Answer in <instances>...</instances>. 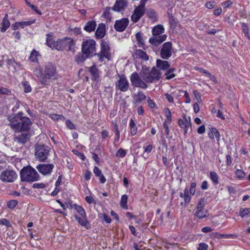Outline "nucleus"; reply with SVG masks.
<instances>
[{
  "mask_svg": "<svg viewBox=\"0 0 250 250\" xmlns=\"http://www.w3.org/2000/svg\"><path fill=\"white\" fill-rule=\"evenodd\" d=\"M207 210L205 209H197L194 213V216L201 219L207 216Z\"/></svg>",
  "mask_w": 250,
  "mask_h": 250,
  "instance_id": "32",
  "label": "nucleus"
},
{
  "mask_svg": "<svg viewBox=\"0 0 250 250\" xmlns=\"http://www.w3.org/2000/svg\"><path fill=\"white\" fill-rule=\"evenodd\" d=\"M118 80L115 82V88L120 91L126 92L129 88V83L124 75H118Z\"/></svg>",
  "mask_w": 250,
  "mask_h": 250,
  "instance_id": "8",
  "label": "nucleus"
},
{
  "mask_svg": "<svg viewBox=\"0 0 250 250\" xmlns=\"http://www.w3.org/2000/svg\"><path fill=\"white\" fill-rule=\"evenodd\" d=\"M16 171L13 169H6L0 174V180L5 183H12L17 178Z\"/></svg>",
  "mask_w": 250,
  "mask_h": 250,
  "instance_id": "7",
  "label": "nucleus"
},
{
  "mask_svg": "<svg viewBox=\"0 0 250 250\" xmlns=\"http://www.w3.org/2000/svg\"><path fill=\"white\" fill-rule=\"evenodd\" d=\"M127 196L125 194H124L121 197L120 203L121 207L125 209H127L128 208V207L127 206Z\"/></svg>",
  "mask_w": 250,
  "mask_h": 250,
  "instance_id": "34",
  "label": "nucleus"
},
{
  "mask_svg": "<svg viewBox=\"0 0 250 250\" xmlns=\"http://www.w3.org/2000/svg\"><path fill=\"white\" fill-rule=\"evenodd\" d=\"M18 204V202L16 200H11L7 202V206L9 208H14Z\"/></svg>",
  "mask_w": 250,
  "mask_h": 250,
  "instance_id": "45",
  "label": "nucleus"
},
{
  "mask_svg": "<svg viewBox=\"0 0 250 250\" xmlns=\"http://www.w3.org/2000/svg\"><path fill=\"white\" fill-rule=\"evenodd\" d=\"M90 58V57H88V55L83 53L81 51V52H79L76 56L74 57V61L78 64H80L83 63L85 60Z\"/></svg>",
  "mask_w": 250,
  "mask_h": 250,
  "instance_id": "25",
  "label": "nucleus"
},
{
  "mask_svg": "<svg viewBox=\"0 0 250 250\" xmlns=\"http://www.w3.org/2000/svg\"><path fill=\"white\" fill-rule=\"evenodd\" d=\"M146 13L147 16L150 19L155 20L157 18L156 11L153 9L150 8L147 9Z\"/></svg>",
  "mask_w": 250,
  "mask_h": 250,
  "instance_id": "35",
  "label": "nucleus"
},
{
  "mask_svg": "<svg viewBox=\"0 0 250 250\" xmlns=\"http://www.w3.org/2000/svg\"><path fill=\"white\" fill-rule=\"evenodd\" d=\"M39 52L36 51L35 50H33L29 57V60L32 62H36L38 61L37 57L39 56Z\"/></svg>",
  "mask_w": 250,
  "mask_h": 250,
  "instance_id": "40",
  "label": "nucleus"
},
{
  "mask_svg": "<svg viewBox=\"0 0 250 250\" xmlns=\"http://www.w3.org/2000/svg\"><path fill=\"white\" fill-rule=\"evenodd\" d=\"M235 174L239 179H242L245 176V172L241 169H237L235 171Z\"/></svg>",
  "mask_w": 250,
  "mask_h": 250,
  "instance_id": "46",
  "label": "nucleus"
},
{
  "mask_svg": "<svg viewBox=\"0 0 250 250\" xmlns=\"http://www.w3.org/2000/svg\"><path fill=\"white\" fill-rule=\"evenodd\" d=\"M50 39L49 38L46 39V44L48 47L57 50H62V39L58 40L53 44L50 43Z\"/></svg>",
  "mask_w": 250,
  "mask_h": 250,
  "instance_id": "24",
  "label": "nucleus"
},
{
  "mask_svg": "<svg viewBox=\"0 0 250 250\" xmlns=\"http://www.w3.org/2000/svg\"><path fill=\"white\" fill-rule=\"evenodd\" d=\"M66 125L67 127L70 129H76V126L72 122H71L70 120H67L66 121Z\"/></svg>",
  "mask_w": 250,
  "mask_h": 250,
  "instance_id": "53",
  "label": "nucleus"
},
{
  "mask_svg": "<svg viewBox=\"0 0 250 250\" xmlns=\"http://www.w3.org/2000/svg\"><path fill=\"white\" fill-rule=\"evenodd\" d=\"M174 68H171L166 72L165 75L167 79L170 80L175 76V75L174 73Z\"/></svg>",
  "mask_w": 250,
  "mask_h": 250,
  "instance_id": "44",
  "label": "nucleus"
},
{
  "mask_svg": "<svg viewBox=\"0 0 250 250\" xmlns=\"http://www.w3.org/2000/svg\"><path fill=\"white\" fill-rule=\"evenodd\" d=\"M157 66L162 70H167L169 68L170 64L167 61H163L160 59H157L156 61Z\"/></svg>",
  "mask_w": 250,
  "mask_h": 250,
  "instance_id": "30",
  "label": "nucleus"
},
{
  "mask_svg": "<svg viewBox=\"0 0 250 250\" xmlns=\"http://www.w3.org/2000/svg\"><path fill=\"white\" fill-rule=\"evenodd\" d=\"M49 117L52 119L56 121H58L59 120H64V117L62 115H59L57 114H51L49 115Z\"/></svg>",
  "mask_w": 250,
  "mask_h": 250,
  "instance_id": "42",
  "label": "nucleus"
},
{
  "mask_svg": "<svg viewBox=\"0 0 250 250\" xmlns=\"http://www.w3.org/2000/svg\"><path fill=\"white\" fill-rule=\"evenodd\" d=\"M145 11L137 8H135L133 14L131 16V20L134 23L137 22L144 15Z\"/></svg>",
  "mask_w": 250,
  "mask_h": 250,
  "instance_id": "19",
  "label": "nucleus"
},
{
  "mask_svg": "<svg viewBox=\"0 0 250 250\" xmlns=\"http://www.w3.org/2000/svg\"><path fill=\"white\" fill-rule=\"evenodd\" d=\"M208 134V137L211 139L214 140L215 137L217 142H219L220 138V134L218 130L215 127H211L209 128Z\"/></svg>",
  "mask_w": 250,
  "mask_h": 250,
  "instance_id": "26",
  "label": "nucleus"
},
{
  "mask_svg": "<svg viewBox=\"0 0 250 250\" xmlns=\"http://www.w3.org/2000/svg\"><path fill=\"white\" fill-rule=\"evenodd\" d=\"M170 27L171 29H174L176 26L177 22L175 19L169 20Z\"/></svg>",
  "mask_w": 250,
  "mask_h": 250,
  "instance_id": "63",
  "label": "nucleus"
},
{
  "mask_svg": "<svg viewBox=\"0 0 250 250\" xmlns=\"http://www.w3.org/2000/svg\"><path fill=\"white\" fill-rule=\"evenodd\" d=\"M10 93V90L3 87H0V94L9 95Z\"/></svg>",
  "mask_w": 250,
  "mask_h": 250,
  "instance_id": "56",
  "label": "nucleus"
},
{
  "mask_svg": "<svg viewBox=\"0 0 250 250\" xmlns=\"http://www.w3.org/2000/svg\"><path fill=\"white\" fill-rule=\"evenodd\" d=\"M232 4V2L230 0L225 1L221 3V5L224 8H227L229 7L230 6H231Z\"/></svg>",
  "mask_w": 250,
  "mask_h": 250,
  "instance_id": "54",
  "label": "nucleus"
},
{
  "mask_svg": "<svg viewBox=\"0 0 250 250\" xmlns=\"http://www.w3.org/2000/svg\"><path fill=\"white\" fill-rule=\"evenodd\" d=\"M54 168L52 164H42L36 166L38 171L43 175H50Z\"/></svg>",
  "mask_w": 250,
  "mask_h": 250,
  "instance_id": "12",
  "label": "nucleus"
},
{
  "mask_svg": "<svg viewBox=\"0 0 250 250\" xmlns=\"http://www.w3.org/2000/svg\"><path fill=\"white\" fill-rule=\"evenodd\" d=\"M127 6V2L126 0H116L112 10L115 12H122L124 11Z\"/></svg>",
  "mask_w": 250,
  "mask_h": 250,
  "instance_id": "16",
  "label": "nucleus"
},
{
  "mask_svg": "<svg viewBox=\"0 0 250 250\" xmlns=\"http://www.w3.org/2000/svg\"><path fill=\"white\" fill-rule=\"evenodd\" d=\"M134 55L136 58L141 59L145 61L149 59V57L146 52L141 49H136L134 52Z\"/></svg>",
  "mask_w": 250,
  "mask_h": 250,
  "instance_id": "27",
  "label": "nucleus"
},
{
  "mask_svg": "<svg viewBox=\"0 0 250 250\" xmlns=\"http://www.w3.org/2000/svg\"><path fill=\"white\" fill-rule=\"evenodd\" d=\"M88 71L91 75V79L93 81H97L100 77V71L95 64L88 68Z\"/></svg>",
  "mask_w": 250,
  "mask_h": 250,
  "instance_id": "22",
  "label": "nucleus"
},
{
  "mask_svg": "<svg viewBox=\"0 0 250 250\" xmlns=\"http://www.w3.org/2000/svg\"><path fill=\"white\" fill-rule=\"evenodd\" d=\"M75 218L82 226L85 227L88 229L87 225L88 224V222L86 220V218H81L75 215Z\"/></svg>",
  "mask_w": 250,
  "mask_h": 250,
  "instance_id": "36",
  "label": "nucleus"
},
{
  "mask_svg": "<svg viewBox=\"0 0 250 250\" xmlns=\"http://www.w3.org/2000/svg\"><path fill=\"white\" fill-rule=\"evenodd\" d=\"M133 98L135 103L139 104L146 99V96L142 91H139L133 95Z\"/></svg>",
  "mask_w": 250,
  "mask_h": 250,
  "instance_id": "31",
  "label": "nucleus"
},
{
  "mask_svg": "<svg viewBox=\"0 0 250 250\" xmlns=\"http://www.w3.org/2000/svg\"><path fill=\"white\" fill-rule=\"evenodd\" d=\"M29 131L26 132H15L13 139L18 144H24L30 139Z\"/></svg>",
  "mask_w": 250,
  "mask_h": 250,
  "instance_id": "11",
  "label": "nucleus"
},
{
  "mask_svg": "<svg viewBox=\"0 0 250 250\" xmlns=\"http://www.w3.org/2000/svg\"><path fill=\"white\" fill-rule=\"evenodd\" d=\"M129 23L128 18H123L117 20L114 25V28L118 32H123L126 29Z\"/></svg>",
  "mask_w": 250,
  "mask_h": 250,
  "instance_id": "14",
  "label": "nucleus"
},
{
  "mask_svg": "<svg viewBox=\"0 0 250 250\" xmlns=\"http://www.w3.org/2000/svg\"><path fill=\"white\" fill-rule=\"evenodd\" d=\"M196 183L192 182L190 184V189H188L189 193L191 195H193L196 191Z\"/></svg>",
  "mask_w": 250,
  "mask_h": 250,
  "instance_id": "48",
  "label": "nucleus"
},
{
  "mask_svg": "<svg viewBox=\"0 0 250 250\" xmlns=\"http://www.w3.org/2000/svg\"><path fill=\"white\" fill-rule=\"evenodd\" d=\"M167 37V35L165 34L161 36H153V37L149 39V42L153 45L157 46L166 41Z\"/></svg>",
  "mask_w": 250,
  "mask_h": 250,
  "instance_id": "18",
  "label": "nucleus"
},
{
  "mask_svg": "<svg viewBox=\"0 0 250 250\" xmlns=\"http://www.w3.org/2000/svg\"><path fill=\"white\" fill-rule=\"evenodd\" d=\"M242 30L245 36L249 37V27L246 23H243L242 24Z\"/></svg>",
  "mask_w": 250,
  "mask_h": 250,
  "instance_id": "51",
  "label": "nucleus"
},
{
  "mask_svg": "<svg viewBox=\"0 0 250 250\" xmlns=\"http://www.w3.org/2000/svg\"><path fill=\"white\" fill-rule=\"evenodd\" d=\"M180 92L184 93V96L185 97V98L186 99V101H185V103L186 104H189L191 102V100L189 98V96L188 92L187 91H184V90H181V91H180Z\"/></svg>",
  "mask_w": 250,
  "mask_h": 250,
  "instance_id": "52",
  "label": "nucleus"
},
{
  "mask_svg": "<svg viewBox=\"0 0 250 250\" xmlns=\"http://www.w3.org/2000/svg\"><path fill=\"white\" fill-rule=\"evenodd\" d=\"M208 249V245L205 243H200L199 245L198 250H207Z\"/></svg>",
  "mask_w": 250,
  "mask_h": 250,
  "instance_id": "61",
  "label": "nucleus"
},
{
  "mask_svg": "<svg viewBox=\"0 0 250 250\" xmlns=\"http://www.w3.org/2000/svg\"><path fill=\"white\" fill-rule=\"evenodd\" d=\"M105 34V26L104 23H101L99 24L95 32V37L100 39L103 38Z\"/></svg>",
  "mask_w": 250,
  "mask_h": 250,
  "instance_id": "23",
  "label": "nucleus"
},
{
  "mask_svg": "<svg viewBox=\"0 0 250 250\" xmlns=\"http://www.w3.org/2000/svg\"><path fill=\"white\" fill-rule=\"evenodd\" d=\"M239 215L242 218H248L250 217V208H241L239 211Z\"/></svg>",
  "mask_w": 250,
  "mask_h": 250,
  "instance_id": "33",
  "label": "nucleus"
},
{
  "mask_svg": "<svg viewBox=\"0 0 250 250\" xmlns=\"http://www.w3.org/2000/svg\"><path fill=\"white\" fill-rule=\"evenodd\" d=\"M140 75L146 83H153L159 80L161 73L154 67L149 70L148 68L146 66L143 67Z\"/></svg>",
  "mask_w": 250,
  "mask_h": 250,
  "instance_id": "4",
  "label": "nucleus"
},
{
  "mask_svg": "<svg viewBox=\"0 0 250 250\" xmlns=\"http://www.w3.org/2000/svg\"><path fill=\"white\" fill-rule=\"evenodd\" d=\"M146 2V1L145 0H141L140 4L136 8L145 11V7Z\"/></svg>",
  "mask_w": 250,
  "mask_h": 250,
  "instance_id": "55",
  "label": "nucleus"
},
{
  "mask_svg": "<svg viewBox=\"0 0 250 250\" xmlns=\"http://www.w3.org/2000/svg\"><path fill=\"white\" fill-rule=\"evenodd\" d=\"M111 10H112V7H106L103 14V16L107 19L110 20L112 18V15L110 13Z\"/></svg>",
  "mask_w": 250,
  "mask_h": 250,
  "instance_id": "39",
  "label": "nucleus"
},
{
  "mask_svg": "<svg viewBox=\"0 0 250 250\" xmlns=\"http://www.w3.org/2000/svg\"><path fill=\"white\" fill-rule=\"evenodd\" d=\"M75 44L74 41L72 38L65 37L62 39V50L74 52Z\"/></svg>",
  "mask_w": 250,
  "mask_h": 250,
  "instance_id": "13",
  "label": "nucleus"
},
{
  "mask_svg": "<svg viewBox=\"0 0 250 250\" xmlns=\"http://www.w3.org/2000/svg\"><path fill=\"white\" fill-rule=\"evenodd\" d=\"M24 87V91L25 93H28L31 91L32 88L27 81H24L21 83Z\"/></svg>",
  "mask_w": 250,
  "mask_h": 250,
  "instance_id": "43",
  "label": "nucleus"
},
{
  "mask_svg": "<svg viewBox=\"0 0 250 250\" xmlns=\"http://www.w3.org/2000/svg\"><path fill=\"white\" fill-rule=\"evenodd\" d=\"M20 177L21 182H33L40 179V175L30 166L24 167L20 171Z\"/></svg>",
  "mask_w": 250,
  "mask_h": 250,
  "instance_id": "3",
  "label": "nucleus"
},
{
  "mask_svg": "<svg viewBox=\"0 0 250 250\" xmlns=\"http://www.w3.org/2000/svg\"><path fill=\"white\" fill-rule=\"evenodd\" d=\"M194 96L196 97L198 102H201V97L200 93L197 90H194L193 92Z\"/></svg>",
  "mask_w": 250,
  "mask_h": 250,
  "instance_id": "62",
  "label": "nucleus"
},
{
  "mask_svg": "<svg viewBox=\"0 0 250 250\" xmlns=\"http://www.w3.org/2000/svg\"><path fill=\"white\" fill-rule=\"evenodd\" d=\"M7 119L9 122L8 125L14 132L29 131L32 125L30 119L27 117L23 116L21 112L9 115Z\"/></svg>",
  "mask_w": 250,
  "mask_h": 250,
  "instance_id": "2",
  "label": "nucleus"
},
{
  "mask_svg": "<svg viewBox=\"0 0 250 250\" xmlns=\"http://www.w3.org/2000/svg\"><path fill=\"white\" fill-rule=\"evenodd\" d=\"M35 21V20H33L28 21L16 22L14 24L12 25L11 29L13 30H16L18 29L19 27H21L22 28H23L25 26H29L34 23Z\"/></svg>",
  "mask_w": 250,
  "mask_h": 250,
  "instance_id": "20",
  "label": "nucleus"
},
{
  "mask_svg": "<svg viewBox=\"0 0 250 250\" xmlns=\"http://www.w3.org/2000/svg\"><path fill=\"white\" fill-rule=\"evenodd\" d=\"M163 127L165 129V132L166 135V137L167 138H169V129L168 127V125L167 124V121H165L163 123Z\"/></svg>",
  "mask_w": 250,
  "mask_h": 250,
  "instance_id": "50",
  "label": "nucleus"
},
{
  "mask_svg": "<svg viewBox=\"0 0 250 250\" xmlns=\"http://www.w3.org/2000/svg\"><path fill=\"white\" fill-rule=\"evenodd\" d=\"M109 46L108 42H105L104 40H101V51L100 52L101 54L105 56V58L109 59Z\"/></svg>",
  "mask_w": 250,
  "mask_h": 250,
  "instance_id": "21",
  "label": "nucleus"
},
{
  "mask_svg": "<svg viewBox=\"0 0 250 250\" xmlns=\"http://www.w3.org/2000/svg\"><path fill=\"white\" fill-rule=\"evenodd\" d=\"M45 187L44 183H35L33 185V188H43Z\"/></svg>",
  "mask_w": 250,
  "mask_h": 250,
  "instance_id": "57",
  "label": "nucleus"
},
{
  "mask_svg": "<svg viewBox=\"0 0 250 250\" xmlns=\"http://www.w3.org/2000/svg\"><path fill=\"white\" fill-rule=\"evenodd\" d=\"M179 196L183 199L184 200L180 203L181 206L185 207L189 204L191 199V196L189 193V190L188 188L185 189L184 193H180Z\"/></svg>",
  "mask_w": 250,
  "mask_h": 250,
  "instance_id": "17",
  "label": "nucleus"
},
{
  "mask_svg": "<svg viewBox=\"0 0 250 250\" xmlns=\"http://www.w3.org/2000/svg\"><path fill=\"white\" fill-rule=\"evenodd\" d=\"M74 207L76 210L78 211V212L80 214V215L81 216L82 218L86 217L85 211L82 206L75 204Z\"/></svg>",
  "mask_w": 250,
  "mask_h": 250,
  "instance_id": "37",
  "label": "nucleus"
},
{
  "mask_svg": "<svg viewBox=\"0 0 250 250\" xmlns=\"http://www.w3.org/2000/svg\"><path fill=\"white\" fill-rule=\"evenodd\" d=\"M188 119L187 118L186 116L184 114L183 119H180L178 120V125L180 126L181 128L184 129V134H186L188 132V130L189 128H191V119L190 117H189Z\"/></svg>",
  "mask_w": 250,
  "mask_h": 250,
  "instance_id": "15",
  "label": "nucleus"
},
{
  "mask_svg": "<svg viewBox=\"0 0 250 250\" xmlns=\"http://www.w3.org/2000/svg\"><path fill=\"white\" fill-rule=\"evenodd\" d=\"M165 32V29L162 25L159 24L154 27L152 29L153 36H161Z\"/></svg>",
  "mask_w": 250,
  "mask_h": 250,
  "instance_id": "28",
  "label": "nucleus"
},
{
  "mask_svg": "<svg viewBox=\"0 0 250 250\" xmlns=\"http://www.w3.org/2000/svg\"><path fill=\"white\" fill-rule=\"evenodd\" d=\"M85 200L86 201V202L89 204L92 203H95V201L91 196H87L85 198Z\"/></svg>",
  "mask_w": 250,
  "mask_h": 250,
  "instance_id": "60",
  "label": "nucleus"
},
{
  "mask_svg": "<svg viewBox=\"0 0 250 250\" xmlns=\"http://www.w3.org/2000/svg\"><path fill=\"white\" fill-rule=\"evenodd\" d=\"M2 26L1 27L0 31L1 32H5L10 26V22L8 19H3L2 22Z\"/></svg>",
  "mask_w": 250,
  "mask_h": 250,
  "instance_id": "38",
  "label": "nucleus"
},
{
  "mask_svg": "<svg viewBox=\"0 0 250 250\" xmlns=\"http://www.w3.org/2000/svg\"><path fill=\"white\" fill-rule=\"evenodd\" d=\"M166 98L169 103H173L174 99L173 97L169 94L166 93L165 94Z\"/></svg>",
  "mask_w": 250,
  "mask_h": 250,
  "instance_id": "64",
  "label": "nucleus"
},
{
  "mask_svg": "<svg viewBox=\"0 0 250 250\" xmlns=\"http://www.w3.org/2000/svg\"><path fill=\"white\" fill-rule=\"evenodd\" d=\"M126 154V151L123 149V148H120L116 153V156L120 157V158H123L124 157Z\"/></svg>",
  "mask_w": 250,
  "mask_h": 250,
  "instance_id": "49",
  "label": "nucleus"
},
{
  "mask_svg": "<svg viewBox=\"0 0 250 250\" xmlns=\"http://www.w3.org/2000/svg\"><path fill=\"white\" fill-rule=\"evenodd\" d=\"M215 1H208L206 3L205 6L208 9H212L215 6Z\"/></svg>",
  "mask_w": 250,
  "mask_h": 250,
  "instance_id": "58",
  "label": "nucleus"
},
{
  "mask_svg": "<svg viewBox=\"0 0 250 250\" xmlns=\"http://www.w3.org/2000/svg\"><path fill=\"white\" fill-rule=\"evenodd\" d=\"M93 172L95 175L97 177L100 176L102 173V171L97 167H95L93 169Z\"/></svg>",
  "mask_w": 250,
  "mask_h": 250,
  "instance_id": "59",
  "label": "nucleus"
},
{
  "mask_svg": "<svg viewBox=\"0 0 250 250\" xmlns=\"http://www.w3.org/2000/svg\"><path fill=\"white\" fill-rule=\"evenodd\" d=\"M140 77L137 72H134L130 76L131 84L135 87L146 89L148 86Z\"/></svg>",
  "mask_w": 250,
  "mask_h": 250,
  "instance_id": "9",
  "label": "nucleus"
},
{
  "mask_svg": "<svg viewBox=\"0 0 250 250\" xmlns=\"http://www.w3.org/2000/svg\"><path fill=\"white\" fill-rule=\"evenodd\" d=\"M205 202L206 199L205 198H201L197 204L196 209H204Z\"/></svg>",
  "mask_w": 250,
  "mask_h": 250,
  "instance_id": "47",
  "label": "nucleus"
},
{
  "mask_svg": "<svg viewBox=\"0 0 250 250\" xmlns=\"http://www.w3.org/2000/svg\"><path fill=\"white\" fill-rule=\"evenodd\" d=\"M50 151L49 146L43 144H37L35 146V155L40 162H44L47 159Z\"/></svg>",
  "mask_w": 250,
  "mask_h": 250,
  "instance_id": "5",
  "label": "nucleus"
},
{
  "mask_svg": "<svg viewBox=\"0 0 250 250\" xmlns=\"http://www.w3.org/2000/svg\"><path fill=\"white\" fill-rule=\"evenodd\" d=\"M172 54V45L170 42H165L160 51V56L163 59L167 60Z\"/></svg>",
  "mask_w": 250,
  "mask_h": 250,
  "instance_id": "10",
  "label": "nucleus"
},
{
  "mask_svg": "<svg viewBox=\"0 0 250 250\" xmlns=\"http://www.w3.org/2000/svg\"><path fill=\"white\" fill-rule=\"evenodd\" d=\"M33 73L43 85L49 84L51 81L57 78L56 67L51 62H46L43 70L40 66L34 68Z\"/></svg>",
  "mask_w": 250,
  "mask_h": 250,
  "instance_id": "1",
  "label": "nucleus"
},
{
  "mask_svg": "<svg viewBox=\"0 0 250 250\" xmlns=\"http://www.w3.org/2000/svg\"><path fill=\"white\" fill-rule=\"evenodd\" d=\"M96 27V23L94 21H90L86 22L83 29L88 32H91L95 30Z\"/></svg>",
  "mask_w": 250,
  "mask_h": 250,
  "instance_id": "29",
  "label": "nucleus"
},
{
  "mask_svg": "<svg viewBox=\"0 0 250 250\" xmlns=\"http://www.w3.org/2000/svg\"><path fill=\"white\" fill-rule=\"evenodd\" d=\"M81 50L90 58L96 55V42L93 39L83 40L82 44Z\"/></svg>",
  "mask_w": 250,
  "mask_h": 250,
  "instance_id": "6",
  "label": "nucleus"
},
{
  "mask_svg": "<svg viewBox=\"0 0 250 250\" xmlns=\"http://www.w3.org/2000/svg\"><path fill=\"white\" fill-rule=\"evenodd\" d=\"M210 178L215 184H218L219 183L218 176L215 172H210Z\"/></svg>",
  "mask_w": 250,
  "mask_h": 250,
  "instance_id": "41",
  "label": "nucleus"
}]
</instances>
